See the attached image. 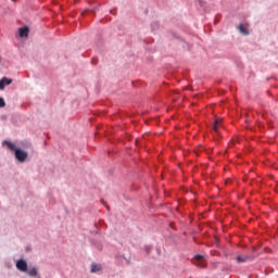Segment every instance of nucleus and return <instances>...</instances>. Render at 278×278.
Listing matches in <instances>:
<instances>
[{"instance_id":"f257e3e1","label":"nucleus","mask_w":278,"mask_h":278,"mask_svg":"<svg viewBox=\"0 0 278 278\" xmlns=\"http://www.w3.org/2000/svg\"><path fill=\"white\" fill-rule=\"evenodd\" d=\"M3 147H8V149L10 151H15V157L17 161L20 162H25V160H27V152L21 150V149H16V146H14V143L10 142V141H3L2 142Z\"/></svg>"},{"instance_id":"f03ea898","label":"nucleus","mask_w":278,"mask_h":278,"mask_svg":"<svg viewBox=\"0 0 278 278\" xmlns=\"http://www.w3.org/2000/svg\"><path fill=\"white\" fill-rule=\"evenodd\" d=\"M192 264L199 268H205V256L198 254L193 257Z\"/></svg>"},{"instance_id":"7ed1b4c3","label":"nucleus","mask_w":278,"mask_h":278,"mask_svg":"<svg viewBox=\"0 0 278 278\" xmlns=\"http://www.w3.org/2000/svg\"><path fill=\"white\" fill-rule=\"evenodd\" d=\"M16 268L22 273H27V262L25 260L17 261Z\"/></svg>"},{"instance_id":"20e7f679","label":"nucleus","mask_w":278,"mask_h":278,"mask_svg":"<svg viewBox=\"0 0 278 278\" xmlns=\"http://www.w3.org/2000/svg\"><path fill=\"white\" fill-rule=\"evenodd\" d=\"M10 84H12V79L8 77H3L0 80V90H5V86H10Z\"/></svg>"},{"instance_id":"39448f33","label":"nucleus","mask_w":278,"mask_h":278,"mask_svg":"<svg viewBox=\"0 0 278 278\" xmlns=\"http://www.w3.org/2000/svg\"><path fill=\"white\" fill-rule=\"evenodd\" d=\"M20 38H27L29 36V27H22L18 29Z\"/></svg>"},{"instance_id":"423d86ee","label":"nucleus","mask_w":278,"mask_h":278,"mask_svg":"<svg viewBox=\"0 0 278 278\" xmlns=\"http://www.w3.org/2000/svg\"><path fill=\"white\" fill-rule=\"evenodd\" d=\"M220 121L222 119L217 118L213 124V131H215V134H218V128L220 127Z\"/></svg>"},{"instance_id":"0eeeda50","label":"nucleus","mask_w":278,"mask_h":278,"mask_svg":"<svg viewBox=\"0 0 278 278\" xmlns=\"http://www.w3.org/2000/svg\"><path fill=\"white\" fill-rule=\"evenodd\" d=\"M29 277H37L38 276V268L33 267L28 271Z\"/></svg>"},{"instance_id":"6e6552de","label":"nucleus","mask_w":278,"mask_h":278,"mask_svg":"<svg viewBox=\"0 0 278 278\" xmlns=\"http://www.w3.org/2000/svg\"><path fill=\"white\" fill-rule=\"evenodd\" d=\"M239 30H240L241 34H243V36H249V29L247 28V26L241 24L239 26Z\"/></svg>"},{"instance_id":"1a4fd4ad","label":"nucleus","mask_w":278,"mask_h":278,"mask_svg":"<svg viewBox=\"0 0 278 278\" xmlns=\"http://www.w3.org/2000/svg\"><path fill=\"white\" fill-rule=\"evenodd\" d=\"M101 270V265L100 264H92L91 265V273H99Z\"/></svg>"},{"instance_id":"9d476101","label":"nucleus","mask_w":278,"mask_h":278,"mask_svg":"<svg viewBox=\"0 0 278 278\" xmlns=\"http://www.w3.org/2000/svg\"><path fill=\"white\" fill-rule=\"evenodd\" d=\"M249 260H251L250 256H245V257L238 256V257H237V262H238L239 264H242V263H244V262H249Z\"/></svg>"},{"instance_id":"9b49d317","label":"nucleus","mask_w":278,"mask_h":278,"mask_svg":"<svg viewBox=\"0 0 278 278\" xmlns=\"http://www.w3.org/2000/svg\"><path fill=\"white\" fill-rule=\"evenodd\" d=\"M0 108H5V100L3 98H0Z\"/></svg>"},{"instance_id":"f8f14e48","label":"nucleus","mask_w":278,"mask_h":278,"mask_svg":"<svg viewBox=\"0 0 278 278\" xmlns=\"http://www.w3.org/2000/svg\"><path fill=\"white\" fill-rule=\"evenodd\" d=\"M37 278H40V276H38Z\"/></svg>"}]
</instances>
